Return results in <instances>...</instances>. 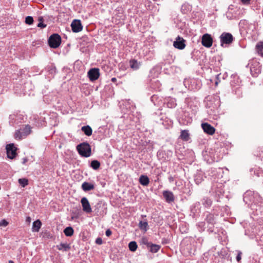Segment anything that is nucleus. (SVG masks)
I'll return each mask as SVG.
<instances>
[{
    "label": "nucleus",
    "mask_w": 263,
    "mask_h": 263,
    "mask_svg": "<svg viewBox=\"0 0 263 263\" xmlns=\"http://www.w3.org/2000/svg\"><path fill=\"white\" fill-rule=\"evenodd\" d=\"M202 204L206 208L210 207L212 203V200L209 198L204 197L201 200Z\"/></svg>",
    "instance_id": "obj_19"
},
{
    "label": "nucleus",
    "mask_w": 263,
    "mask_h": 263,
    "mask_svg": "<svg viewBox=\"0 0 263 263\" xmlns=\"http://www.w3.org/2000/svg\"><path fill=\"white\" fill-rule=\"evenodd\" d=\"M26 221L28 222H31V218L30 217H27L26 218Z\"/></svg>",
    "instance_id": "obj_40"
},
{
    "label": "nucleus",
    "mask_w": 263,
    "mask_h": 263,
    "mask_svg": "<svg viewBox=\"0 0 263 263\" xmlns=\"http://www.w3.org/2000/svg\"><path fill=\"white\" fill-rule=\"evenodd\" d=\"M16 148L13 144L11 143L7 145L6 151L7 157L11 159H13L16 155Z\"/></svg>",
    "instance_id": "obj_5"
},
{
    "label": "nucleus",
    "mask_w": 263,
    "mask_h": 263,
    "mask_svg": "<svg viewBox=\"0 0 263 263\" xmlns=\"http://www.w3.org/2000/svg\"><path fill=\"white\" fill-rule=\"evenodd\" d=\"M39 21L40 22H43V18L42 17H40L39 18Z\"/></svg>",
    "instance_id": "obj_42"
},
{
    "label": "nucleus",
    "mask_w": 263,
    "mask_h": 263,
    "mask_svg": "<svg viewBox=\"0 0 263 263\" xmlns=\"http://www.w3.org/2000/svg\"><path fill=\"white\" fill-rule=\"evenodd\" d=\"M141 242L142 244L146 245L147 247L151 245V242L148 241V239L146 237H143L141 238Z\"/></svg>",
    "instance_id": "obj_30"
},
{
    "label": "nucleus",
    "mask_w": 263,
    "mask_h": 263,
    "mask_svg": "<svg viewBox=\"0 0 263 263\" xmlns=\"http://www.w3.org/2000/svg\"><path fill=\"white\" fill-rule=\"evenodd\" d=\"M61 37L58 34L51 35L48 39V44L50 47L53 48H58L61 44Z\"/></svg>",
    "instance_id": "obj_2"
},
{
    "label": "nucleus",
    "mask_w": 263,
    "mask_h": 263,
    "mask_svg": "<svg viewBox=\"0 0 263 263\" xmlns=\"http://www.w3.org/2000/svg\"><path fill=\"white\" fill-rule=\"evenodd\" d=\"M87 76L91 81H96L100 76L99 69L96 68L90 69L87 73Z\"/></svg>",
    "instance_id": "obj_9"
},
{
    "label": "nucleus",
    "mask_w": 263,
    "mask_h": 263,
    "mask_svg": "<svg viewBox=\"0 0 263 263\" xmlns=\"http://www.w3.org/2000/svg\"><path fill=\"white\" fill-rule=\"evenodd\" d=\"M129 65L131 68L133 70H137L139 68L141 64L136 60L132 59L129 61Z\"/></svg>",
    "instance_id": "obj_14"
},
{
    "label": "nucleus",
    "mask_w": 263,
    "mask_h": 263,
    "mask_svg": "<svg viewBox=\"0 0 263 263\" xmlns=\"http://www.w3.org/2000/svg\"><path fill=\"white\" fill-rule=\"evenodd\" d=\"M261 66L259 63L257 61H254L251 65L250 71L252 75L255 77L261 72Z\"/></svg>",
    "instance_id": "obj_4"
},
{
    "label": "nucleus",
    "mask_w": 263,
    "mask_h": 263,
    "mask_svg": "<svg viewBox=\"0 0 263 263\" xmlns=\"http://www.w3.org/2000/svg\"><path fill=\"white\" fill-rule=\"evenodd\" d=\"M162 194L163 197L167 203H171L174 201V195L172 192L169 191H164L163 192Z\"/></svg>",
    "instance_id": "obj_12"
},
{
    "label": "nucleus",
    "mask_w": 263,
    "mask_h": 263,
    "mask_svg": "<svg viewBox=\"0 0 263 263\" xmlns=\"http://www.w3.org/2000/svg\"><path fill=\"white\" fill-rule=\"evenodd\" d=\"M33 22V18L32 16H28L25 18V23L27 24L31 25Z\"/></svg>",
    "instance_id": "obj_31"
},
{
    "label": "nucleus",
    "mask_w": 263,
    "mask_h": 263,
    "mask_svg": "<svg viewBox=\"0 0 263 263\" xmlns=\"http://www.w3.org/2000/svg\"><path fill=\"white\" fill-rule=\"evenodd\" d=\"M57 248L59 250L66 251L70 249L69 246L67 243H61L57 246Z\"/></svg>",
    "instance_id": "obj_20"
},
{
    "label": "nucleus",
    "mask_w": 263,
    "mask_h": 263,
    "mask_svg": "<svg viewBox=\"0 0 263 263\" xmlns=\"http://www.w3.org/2000/svg\"><path fill=\"white\" fill-rule=\"evenodd\" d=\"M148 247L150 248V251L152 253H156L160 249V246L159 245L153 244L152 243Z\"/></svg>",
    "instance_id": "obj_21"
},
{
    "label": "nucleus",
    "mask_w": 263,
    "mask_h": 263,
    "mask_svg": "<svg viewBox=\"0 0 263 263\" xmlns=\"http://www.w3.org/2000/svg\"><path fill=\"white\" fill-rule=\"evenodd\" d=\"M9 262H10H10H12V261L11 260H10V261H9Z\"/></svg>",
    "instance_id": "obj_45"
},
{
    "label": "nucleus",
    "mask_w": 263,
    "mask_h": 263,
    "mask_svg": "<svg viewBox=\"0 0 263 263\" xmlns=\"http://www.w3.org/2000/svg\"><path fill=\"white\" fill-rule=\"evenodd\" d=\"M8 223L5 220H3L0 222V226L6 227L8 225Z\"/></svg>",
    "instance_id": "obj_35"
},
{
    "label": "nucleus",
    "mask_w": 263,
    "mask_h": 263,
    "mask_svg": "<svg viewBox=\"0 0 263 263\" xmlns=\"http://www.w3.org/2000/svg\"><path fill=\"white\" fill-rule=\"evenodd\" d=\"M128 247L131 251L134 252L137 250L138 246L135 241H131L128 244Z\"/></svg>",
    "instance_id": "obj_27"
},
{
    "label": "nucleus",
    "mask_w": 263,
    "mask_h": 263,
    "mask_svg": "<svg viewBox=\"0 0 263 263\" xmlns=\"http://www.w3.org/2000/svg\"><path fill=\"white\" fill-rule=\"evenodd\" d=\"M185 40L180 36H178L176 39V41L173 43V46L177 49L182 50L185 47Z\"/></svg>",
    "instance_id": "obj_8"
},
{
    "label": "nucleus",
    "mask_w": 263,
    "mask_h": 263,
    "mask_svg": "<svg viewBox=\"0 0 263 263\" xmlns=\"http://www.w3.org/2000/svg\"><path fill=\"white\" fill-rule=\"evenodd\" d=\"M71 27L73 32H79L83 29V26L79 20H73L71 24Z\"/></svg>",
    "instance_id": "obj_10"
},
{
    "label": "nucleus",
    "mask_w": 263,
    "mask_h": 263,
    "mask_svg": "<svg viewBox=\"0 0 263 263\" xmlns=\"http://www.w3.org/2000/svg\"><path fill=\"white\" fill-rule=\"evenodd\" d=\"M206 220L208 222L212 224L214 223V216L212 214H209L206 218Z\"/></svg>",
    "instance_id": "obj_33"
},
{
    "label": "nucleus",
    "mask_w": 263,
    "mask_h": 263,
    "mask_svg": "<svg viewBox=\"0 0 263 263\" xmlns=\"http://www.w3.org/2000/svg\"><path fill=\"white\" fill-rule=\"evenodd\" d=\"M250 172L252 175L253 173L254 175H256L257 177H259L262 174L259 170H255L254 168L251 169Z\"/></svg>",
    "instance_id": "obj_29"
},
{
    "label": "nucleus",
    "mask_w": 263,
    "mask_h": 263,
    "mask_svg": "<svg viewBox=\"0 0 263 263\" xmlns=\"http://www.w3.org/2000/svg\"><path fill=\"white\" fill-rule=\"evenodd\" d=\"M102 242V239L100 237H98L96 239V243L98 245H101Z\"/></svg>",
    "instance_id": "obj_36"
},
{
    "label": "nucleus",
    "mask_w": 263,
    "mask_h": 263,
    "mask_svg": "<svg viewBox=\"0 0 263 263\" xmlns=\"http://www.w3.org/2000/svg\"><path fill=\"white\" fill-rule=\"evenodd\" d=\"M180 138L184 141H187L189 139V134L187 130H183L181 132Z\"/></svg>",
    "instance_id": "obj_22"
},
{
    "label": "nucleus",
    "mask_w": 263,
    "mask_h": 263,
    "mask_svg": "<svg viewBox=\"0 0 263 263\" xmlns=\"http://www.w3.org/2000/svg\"><path fill=\"white\" fill-rule=\"evenodd\" d=\"M139 182L141 184L146 186L149 184V180L147 176L141 175L139 178Z\"/></svg>",
    "instance_id": "obj_17"
},
{
    "label": "nucleus",
    "mask_w": 263,
    "mask_h": 263,
    "mask_svg": "<svg viewBox=\"0 0 263 263\" xmlns=\"http://www.w3.org/2000/svg\"><path fill=\"white\" fill-rule=\"evenodd\" d=\"M81 203L82 206L83 211L89 214L92 212V209L90 204L86 197H83L81 200Z\"/></svg>",
    "instance_id": "obj_7"
},
{
    "label": "nucleus",
    "mask_w": 263,
    "mask_h": 263,
    "mask_svg": "<svg viewBox=\"0 0 263 263\" xmlns=\"http://www.w3.org/2000/svg\"><path fill=\"white\" fill-rule=\"evenodd\" d=\"M202 128L205 133L212 135L215 133V128L208 123H203L201 124Z\"/></svg>",
    "instance_id": "obj_11"
},
{
    "label": "nucleus",
    "mask_w": 263,
    "mask_h": 263,
    "mask_svg": "<svg viewBox=\"0 0 263 263\" xmlns=\"http://www.w3.org/2000/svg\"><path fill=\"white\" fill-rule=\"evenodd\" d=\"M112 234V232L111 231L109 230V229H107L106 232H105V235L107 236V237H109Z\"/></svg>",
    "instance_id": "obj_38"
},
{
    "label": "nucleus",
    "mask_w": 263,
    "mask_h": 263,
    "mask_svg": "<svg viewBox=\"0 0 263 263\" xmlns=\"http://www.w3.org/2000/svg\"><path fill=\"white\" fill-rule=\"evenodd\" d=\"M21 130H22V133L23 135L24 136H26L30 134L31 127H30V126H29L28 125H26L25 127L23 129H21Z\"/></svg>",
    "instance_id": "obj_23"
},
{
    "label": "nucleus",
    "mask_w": 263,
    "mask_h": 263,
    "mask_svg": "<svg viewBox=\"0 0 263 263\" xmlns=\"http://www.w3.org/2000/svg\"><path fill=\"white\" fill-rule=\"evenodd\" d=\"M148 223L146 221H140L139 224L140 229L146 232L148 229Z\"/></svg>",
    "instance_id": "obj_24"
},
{
    "label": "nucleus",
    "mask_w": 263,
    "mask_h": 263,
    "mask_svg": "<svg viewBox=\"0 0 263 263\" xmlns=\"http://www.w3.org/2000/svg\"><path fill=\"white\" fill-rule=\"evenodd\" d=\"M64 233L66 236H71L73 234V230L70 227H67L64 230Z\"/></svg>",
    "instance_id": "obj_25"
},
{
    "label": "nucleus",
    "mask_w": 263,
    "mask_h": 263,
    "mask_svg": "<svg viewBox=\"0 0 263 263\" xmlns=\"http://www.w3.org/2000/svg\"><path fill=\"white\" fill-rule=\"evenodd\" d=\"M195 180L197 184H198L199 183V181H197V179L196 178Z\"/></svg>",
    "instance_id": "obj_43"
},
{
    "label": "nucleus",
    "mask_w": 263,
    "mask_h": 263,
    "mask_svg": "<svg viewBox=\"0 0 263 263\" xmlns=\"http://www.w3.org/2000/svg\"><path fill=\"white\" fill-rule=\"evenodd\" d=\"M221 46L223 47L224 44L230 45L233 41V35L228 32H223L220 36Z\"/></svg>",
    "instance_id": "obj_3"
},
{
    "label": "nucleus",
    "mask_w": 263,
    "mask_h": 263,
    "mask_svg": "<svg viewBox=\"0 0 263 263\" xmlns=\"http://www.w3.org/2000/svg\"><path fill=\"white\" fill-rule=\"evenodd\" d=\"M111 82L115 83L117 81V79L116 78H112L111 79Z\"/></svg>",
    "instance_id": "obj_41"
},
{
    "label": "nucleus",
    "mask_w": 263,
    "mask_h": 263,
    "mask_svg": "<svg viewBox=\"0 0 263 263\" xmlns=\"http://www.w3.org/2000/svg\"><path fill=\"white\" fill-rule=\"evenodd\" d=\"M77 149L79 154L84 157L90 156L91 153V147L87 142H83L77 145Z\"/></svg>",
    "instance_id": "obj_1"
},
{
    "label": "nucleus",
    "mask_w": 263,
    "mask_h": 263,
    "mask_svg": "<svg viewBox=\"0 0 263 263\" xmlns=\"http://www.w3.org/2000/svg\"><path fill=\"white\" fill-rule=\"evenodd\" d=\"M95 186L93 184L87 182H84L82 184V189L85 192L93 190Z\"/></svg>",
    "instance_id": "obj_13"
},
{
    "label": "nucleus",
    "mask_w": 263,
    "mask_h": 263,
    "mask_svg": "<svg viewBox=\"0 0 263 263\" xmlns=\"http://www.w3.org/2000/svg\"><path fill=\"white\" fill-rule=\"evenodd\" d=\"M18 182L20 185L24 187L28 184V180L26 178H20L18 179Z\"/></svg>",
    "instance_id": "obj_28"
},
{
    "label": "nucleus",
    "mask_w": 263,
    "mask_h": 263,
    "mask_svg": "<svg viewBox=\"0 0 263 263\" xmlns=\"http://www.w3.org/2000/svg\"><path fill=\"white\" fill-rule=\"evenodd\" d=\"M46 25L43 23V22H39V23L37 24V27L40 28H45L46 27Z\"/></svg>",
    "instance_id": "obj_37"
},
{
    "label": "nucleus",
    "mask_w": 263,
    "mask_h": 263,
    "mask_svg": "<svg viewBox=\"0 0 263 263\" xmlns=\"http://www.w3.org/2000/svg\"><path fill=\"white\" fill-rule=\"evenodd\" d=\"M81 130L84 133V134L87 136H90L92 135V130L91 127L89 125L84 126L81 128Z\"/></svg>",
    "instance_id": "obj_18"
},
{
    "label": "nucleus",
    "mask_w": 263,
    "mask_h": 263,
    "mask_svg": "<svg viewBox=\"0 0 263 263\" xmlns=\"http://www.w3.org/2000/svg\"><path fill=\"white\" fill-rule=\"evenodd\" d=\"M215 84L217 85L218 84V83L216 82L215 83Z\"/></svg>",
    "instance_id": "obj_44"
},
{
    "label": "nucleus",
    "mask_w": 263,
    "mask_h": 263,
    "mask_svg": "<svg viewBox=\"0 0 263 263\" xmlns=\"http://www.w3.org/2000/svg\"><path fill=\"white\" fill-rule=\"evenodd\" d=\"M90 166L94 170H98L100 166V163L98 160H93L91 162Z\"/></svg>",
    "instance_id": "obj_26"
},
{
    "label": "nucleus",
    "mask_w": 263,
    "mask_h": 263,
    "mask_svg": "<svg viewBox=\"0 0 263 263\" xmlns=\"http://www.w3.org/2000/svg\"><path fill=\"white\" fill-rule=\"evenodd\" d=\"M241 254H242V253L240 252V251H238V254L236 256V260L237 261H240V260H241Z\"/></svg>",
    "instance_id": "obj_34"
},
{
    "label": "nucleus",
    "mask_w": 263,
    "mask_h": 263,
    "mask_svg": "<svg viewBox=\"0 0 263 263\" xmlns=\"http://www.w3.org/2000/svg\"><path fill=\"white\" fill-rule=\"evenodd\" d=\"M42 226L41 221L37 220L33 222L32 230L33 232H37L39 231Z\"/></svg>",
    "instance_id": "obj_15"
},
{
    "label": "nucleus",
    "mask_w": 263,
    "mask_h": 263,
    "mask_svg": "<svg viewBox=\"0 0 263 263\" xmlns=\"http://www.w3.org/2000/svg\"><path fill=\"white\" fill-rule=\"evenodd\" d=\"M202 44L205 47H211L213 44V39L211 35L206 33L203 35L201 40Z\"/></svg>",
    "instance_id": "obj_6"
},
{
    "label": "nucleus",
    "mask_w": 263,
    "mask_h": 263,
    "mask_svg": "<svg viewBox=\"0 0 263 263\" xmlns=\"http://www.w3.org/2000/svg\"><path fill=\"white\" fill-rule=\"evenodd\" d=\"M242 2L244 4L249 3L250 0H241Z\"/></svg>",
    "instance_id": "obj_39"
},
{
    "label": "nucleus",
    "mask_w": 263,
    "mask_h": 263,
    "mask_svg": "<svg viewBox=\"0 0 263 263\" xmlns=\"http://www.w3.org/2000/svg\"><path fill=\"white\" fill-rule=\"evenodd\" d=\"M255 49L258 54L263 57V42L257 43Z\"/></svg>",
    "instance_id": "obj_16"
},
{
    "label": "nucleus",
    "mask_w": 263,
    "mask_h": 263,
    "mask_svg": "<svg viewBox=\"0 0 263 263\" xmlns=\"http://www.w3.org/2000/svg\"><path fill=\"white\" fill-rule=\"evenodd\" d=\"M24 136L22 133V131L17 130L14 135L15 138L21 139Z\"/></svg>",
    "instance_id": "obj_32"
}]
</instances>
